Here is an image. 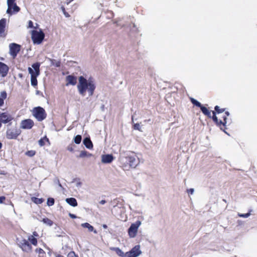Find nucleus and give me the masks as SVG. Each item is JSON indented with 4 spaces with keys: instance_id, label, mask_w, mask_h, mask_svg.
<instances>
[{
    "instance_id": "nucleus-48",
    "label": "nucleus",
    "mask_w": 257,
    "mask_h": 257,
    "mask_svg": "<svg viewBox=\"0 0 257 257\" xmlns=\"http://www.w3.org/2000/svg\"><path fill=\"white\" fill-rule=\"evenodd\" d=\"M56 257H64V256H63L62 255H61V254H58L56 255Z\"/></svg>"
},
{
    "instance_id": "nucleus-26",
    "label": "nucleus",
    "mask_w": 257,
    "mask_h": 257,
    "mask_svg": "<svg viewBox=\"0 0 257 257\" xmlns=\"http://www.w3.org/2000/svg\"><path fill=\"white\" fill-rule=\"evenodd\" d=\"M16 0H7V5H8V9L7 10V13L8 14H10V12H11V7L12 6L13 4H14V3H16Z\"/></svg>"
},
{
    "instance_id": "nucleus-37",
    "label": "nucleus",
    "mask_w": 257,
    "mask_h": 257,
    "mask_svg": "<svg viewBox=\"0 0 257 257\" xmlns=\"http://www.w3.org/2000/svg\"><path fill=\"white\" fill-rule=\"evenodd\" d=\"M133 128L136 130H138L139 131H141V126L139 123H137L134 124Z\"/></svg>"
},
{
    "instance_id": "nucleus-12",
    "label": "nucleus",
    "mask_w": 257,
    "mask_h": 257,
    "mask_svg": "<svg viewBox=\"0 0 257 257\" xmlns=\"http://www.w3.org/2000/svg\"><path fill=\"white\" fill-rule=\"evenodd\" d=\"M13 119V117L7 112L0 113V121L2 123H7L10 122Z\"/></svg>"
},
{
    "instance_id": "nucleus-5",
    "label": "nucleus",
    "mask_w": 257,
    "mask_h": 257,
    "mask_svg": "<svg viewBox=\"0 0 257 257\" xmlns=\"http://www.w3.org/2000/svg\"><path fill=\"white\" fill-rule=\"evenodd\" d=\"M33 114L39 121L43 120L47 116V113L45 109L40 106L36 107L34 108Z\"/></svg>"
},
{
    "instance_id": "nucleus-29",
    "label": "nucleus",
    "mask_w": 257,
    "mask_h": 257,
    "mask_svg": "<svg viewBox=\"0 0 257 257\" xmlns=\"http://www.w3.org/2000/svg\"><path fill=\"white\" fill-rule=\"evenodd\" d=\"M81 226L84 228H87L90 232L93 231L94 227L88 223H84L81 224Z\"/></svg>"
},
{
    "instance_id": "nucleus-42",
    "label": "nucleus",
    "mask_w": 257,
    "mask_h": 257,
    "mask_svg": "<svg viewBox=\"0 0 257 257\" xmlns=\"http://www.w3.org/2000/svg\"><path fill=\"white\" fill-rule=\"evenodd\" d=\"M187 192L189 194H193V192H194V189H189L188 190H187Z\"/></svg>"
},
{
    "instance_id": "nucleus-36",
    "label": "nucleus",
    "mask_w": 257,
    "mask_h": 257,
    "mask_svg": "<svg viewBox=\"0 0 257 257\" xmlns=\"http://www.w3.org/2000/svg\"><path fill=\"white\" fill-rule=\"evenodd\" d=\"M250 215V212H249L247 213H245V214H242V213H238V216L239 217H243V218H247L248 216H249Z\"/></svg>"
},
{
    "instance_id": "nucleus-20",
    "label": "nucleus",
    "mask_w": 257,
    "mask_h": 257,
    "mask_svg": "<svg viewBox=\"0 0 257 257\" xmlns=\"http://www.w3.org/2000/svg\"><path fill=\"white\" fill-rule=\"evenodd\" d=\"M83 144L87 149H91L93 148V144L89 138H85L83 140Z\"/></svg>"
},
{
    "instance_id": "nucleus-28",
    "label": "nucleus",
    "mask_w": 257,
    "mask_h": 257,
    "mask_svg": "<svg viewBox=\"0 0 257 257\" xmlns=\"http://www.w3.org/2000/svg\"><path fill=\"white\" fill-rule=\"evenodd\" d=\"M28 240L31 242V243L34 245H37V239L35 237L33 236V235H30L28 237Z\"/></svg>"
},
{
    "instance_id": "nucleus-13",
    "label": "nucleus",
    "mask_w": 257,
    "mask_h": 257,
    "mask_svg": "<svg viewBox=\"0 0 257 257\" xmlns=\"http://www.w3.org/2000/svg\"><path fill=\"white\" fill-rule=\"evenodd\" d=\"M34 125L33 120L31 119H26L23 120L21 123V128L23 129H31Z\"/></svg>"
},
{
    "instance_id": "nucleus-18",
    "label": "nucleus",
    "mask_w": 257,
    "mask_h": 257,
    "mask_svg": "<svg viewBox=\"0 0 257 257\" xmlns=\"http://www.w3.org/2000/svg\"><path fill=\"white\" fill-rule=\"evenodd\" d=\"M110 250L115 251V253L120 257H126V252L124 253L119 248L112 247H110Z\"/></svg>"
},
{
    "instance_id": "nucleus-9",
    "label": "nucleus",
    "mask_w": 257,
    "mask_h": 257,
    "mask_svg": "<svg viewBox=\"0 0 257 257\" xmlns=\"http://www.w3.org/2000/svg\"><path fill=\"white\" fill-rule=\"evenodd\" d=\"M141 223L140 221H137L135 223H132L128 229V234L131 238H134L137 235L138 228Z\"/></svg>"
},
{
    "instance_id": "nucleus-23",
    "label": "nucleus",
    "mask_w": 257,
    "mask_h": 257,
    "mask_svg": "<svg viewBox=\"0 0 257 257\" xmlns=\"http://www.w3.org/2000/svg\"><path fill=\"white\" fill-rule=\"evenodd\" d=\"M20 11V8L17 5L16 3L13 4L11 7V12H10V15H12L13 14L18 13Z\"/></svg>"
},
{
    "instance_id": "nucleus-19",
    "label": "nucleus",
    "mask_w": 257,
    "mask_h": 257,
    "mask_svg": "<svg viewBox=\"0 0 257 257\" xmlns=\"http://www.w3.org/2000/svg\"><path fill=\"white\" fill-rule=\"evenodd\" d=\"M113 160V157L111 155H105L102 157V161L104 163H110Z\"/></svg>"
},
{
    "instance_id": "nucleus-7",
    "label": "nucleus",
    "mask_w": 257,
    "mask_h": 257,
    "mask_svg": "<svg viewBox=\"0 0 257 257\" xmlns=\"http://www.w3.org/2000/svg\"><path fill=\"white\" fill-rule=\"evenodd\" d=\"M190 101L194 105L200 108L202 113L209 118L211 117V111L209 110L207 107L202 105L199 101L193 98H190Z\"/></svg>"
},
{
    "instance_id": "nucleus-47",
    "label": "nucleus",
    "mask_w": 257,
    "mask_h": 257,
    "mask_svg": "<svg viewBox=\"0 0 257 257\" xmlns=\"http://www.w3.org/2000/svg\"><path fill=\"white\" fill-rule=\"evenodd\" d=\"M105 203H106V201H105V200H101V201L100 202V203L101 204H105Z\"/></svg>"
},
{
    "instance_id": "nucleus-1",
    "label": "nucleus",
    "mask_w": 257,
    "mask_h": 257,
    "mask_svg": "<svg viewBox=\"0 0 257 257\" xmlns=\"http://www.w3.org/2000/svg\"><path fill=\"white\" fill-rule=\"evenodd\" d=\"M225 110V108H220L218 105L215 106L214 110L211 111L212 115L210 118L215 124L224 132L226 129L227 117L229 115V112Z\"/></svg>"
},
{
    "instance_id": "nucleus-22",
    "label": "nucleus",
    "mask_w": 257,
    "mask_h": 257,
    "mask_svg": "<svg viewBox=\"0 0 257 257\" xmlns=\"http://www.w3.org/2000/svg\"><path fill=\"white\" fill-rule=\"evenodd\" d=\"M20 11V8L17 5L16 3L13 4L11 7V12H10V15H12L13 14L18 13Z\"/></svg>"
},
{
    "instance_id": "nucleus-32",
    "label": "nucleus",
    "mask_w": 257,
    "mask_h": 257,
    "mask_svg": "<svg viewBox=\"0 0 257 257\" xmlns=\"http://www.w3.org/2000/svg\"><path fill=\"white\" fill-rule=\"evenodd\" d=\"M91 156V154L88 153L86 151H82L79 156V158H84L85 157H90Z\"/></svg>"
},
{
    "instance_id": "nucleus-25",
    "label": "nucleus",
    "mask_w": 257,
    "mask_h": 257,
    "mask_svg": "<svg viewBox=\"0 0 257 257\" xmlns=\"http://www.w3.org/2000/svg\"><path fill=\"white\" fill-rule=\"evenodd\" d=\"M32 201L36 204H42L44 201V199L43 198H38L35 197H33L31 198Z\"/></svg>"
},
{
    "instance_id": "nucleus-39",
    "label": "nucleus",
    "mask_w": 257,
    "mask_h": 257,
    "mask_svg": "<svg viewBox=\"0 0 257 257\" xmlns=\"http://www.w3.org/2000/svg\"><path fill=\"white\" fill-rule=\"evenodd\" d=\"M74 146L73 145H70L69 146H68L67 147V150L68 151H69L70 152H73L74 151Z\"/></svg>"
},
{
    "instance_id": "nucleus-33",
    "label": "nucleus",
    "mask_w": 257,
    "mask_h": 257,
    "mask_svg": "<svg viewBox=\"0 0 257 257\" xmlns=\"http://www.w3.org/2000/svg\"><path fill=\"white\" fill-rule=\"evenodd\" d=\"M82 140V137L81 135H78L75 137L74 139V141L76 144H79Z\"/></svg>"
},
{
    "instance_id": "nucleus-44",
    "label": "nucleus",
    "mask_w": 257,
    "mask_h": 257,
    "mask_svg": "<svg viewBox=\"0 0 257 257\" xmlns=\"http://www.w3.org/2000/svg\"><path fill=\"white\" fill-rule=\"evenodd\" d=\"M63 14L66 18H69L70 17V15L67 12H65V13H63Z\"/></svg>"
},
{
    "instance_id": "nucleus-11",
    "label": "nucleus",
    "mask_w": 257,
    "mask_h": 257,
    "mask_svg": "<svg viewBox=\"0 0 257 257\" xmlns=\"http://www.w3.org/2000/svg\"><path fill=\"white\" fill-rule=\"evenodd\" d=\"M141 253L140 245H136L130 251L126 252V257H137Z\"/></svg>"
},
{
    "instance_id": "nucleus-15",
    "label": "nucleus",
    "mask_w": 257,
    "mask_h": 257,
    "mask_svg": "<svg viewBox=\"0 0 257 257\" xmlns=\"http://www.w3.org/2000/svg\"><path fill=\"white\" fill-rule=\"evenodd\" d=\"M9 67L4 63L0 62V76L4 77L7 76L9 72Z\"/></svg>"
},
{
    "instance_id": "nucleus-38",
    "label": "nucleus",
    "mask_w": 257,
    "mask_h": 257,
    "mask_svg": "<svg viewBox=\"0 0 257 257\" xmlns=\"http://www.w3.org/2000/svg\"><path fill=\"white\" fill-rule=\"evenodd\" d=\"M67 257H78V255H77L75 252L73 251H70L68 253L67 255Z\"/></svg>"
},
{
    "instance_id": "nucleus-41",
    "label": "nucleus",
    "mask_w": 257,
    "mask_h": 257,
    "mask_svg": "<svg viewBox=\"0 0 257 257\" xmlns=\"http://www.w3.org/2000/svg\"><path fill=\"white\" fill-rule=\"evenodd\" d=\"M6 200V197L4 196L0 197V203H3Z\"/></svg>"
},
{
    "instance_id": "nucleus-3",
    "label": "nucleus",
    "mask_w": 257,
    "mask_h": 257,
    "mask_svg": "<svg viewBox=\"0 0 257 257\" xmlns=\"http://www.w3.org/2000/svg\"><path fill=\"white\" fill-rule=\"evenodd\" d=\"M121 164L123 170H128L130 168H135L139 164V160L136 155L130 154L121 158Z\"/></svg>"
},
{
    "instance_id": "nucleus-24",
    "label": "nucleus",
    "mask_w": 257,
    "mask_h": 257,
    "mask_svg": "<svg viewBox=\"0 0 257 257\" xmlns=\"http://www.w3.org/2000/svg\"><path fill=\"white\" fill-rule=\"evenodd\" d=\"M7 97V93L6 91H3L0 94V107L4 104V100Z\"/></svg>"
},
{
    "instance_id": "nucleus-8",
    "label": "nucleus",
    "mask_w": 257,
    "mask_h": 257,
    "mask_svg": "<svg viewBox=\"0 0 257 257\" xmlns=\"http://www.w3.org/2000/svg\"><path fill=\"white\" fill-rule=\"evenodd\" d=\"M21 130L17 127L8 128L6 132V137L8 139H16L21 134Z\"/></svg>"
},
{
    "instance_id": "nucleus-35",
    "label": "nucleus",
    "mask_w": 257,
    "mask_h": 257,
    "mask_svg": "<svg viewBox=\"0 0 257 257\" xmlns=\"http://www.w3.org/2000/svg\"><path fill=\"white\" fill-rule=\"evenodd\" d=\"M55 200L53 198H49L47 199V204L48 206H51L54 205Z\"/></svg>"
},
{
    "instance_id": "nucleus-40",
    "label": "nucleus",
    "mask_w": 257,
    "mask_h": 257,
    "mask_svg": "<svg viewBox=\"0 0 257 257\" xmlns=\"http://www.w3.org/2000/svg\"><path fill=\"white\" fill-rule=\"evenodd\" d=\"M33 27H34L33 22L31 20L29 21L28 28H33Z\"/></svg>"
},
{
    "instance_id": "nucleus-30",
    "label": "nucleus",
    "mask_w": 257,
    "mask_h": 257,
    "mask_svg": "<svg viewBox=\"0 0 257 257\" xmlns=\"http://www.w3.org/2000/svg\"><path fill=\"white\" fill-rule=\"evenodd\" d=\"M46 142H49V139L46 137H44L39 141V144L40 146H43Z\"/></svg>"
},
{
    "instance_id": "nucleus-21",
    "label": "nucleus",
    "mask_w": 257,
    "mask_h": 257,
    "mask_svg": "<svg viewBox=\"0 0 257 257\" xmlns=\"http://www.w3.org/2000/svg\"><path fill=\"white\" fill-rule=\"evenodd\" d=\"M66 202L69 204L70 205L73 207H76L77 206V202L75 198H68L66 199Z\"/></svg>"
},
{
    "instance_id": "nucleus-2",
    "label": "nucleus",
    "mask_w": 257,
    "mask_h": 257,
    "mask_svg": "<svg viewBox=\"0 0 257 257\" xmlns=\"http://www.w3.org/2000/svg\"><path fill=\"white\" fill-rule=\"evenodd\" d=\"M78 80L79 83L77 85V88L79 94L84 96L87 90L89 96L93 95L95 89L94 82L90 80H87L82 76L79 77Z\"/></svg>"
},
{
    "instance_id": "nucleus-45",
    "label": "nucleus",
    "mask_w": 257,
    "mask_h": 257,
    "mask_svg": "<svg viewBox=\"0 0 257 257\" xmlns=\"http://www.w3.org/2000/svg\"><path fill=\"white\" fill-rule=\"evenodd\" d=\"M61 10H62V11L63 13H65V12H66V10H65V8H64V6H62V7H61Z\"/></svg>"
},
{
    "instance_id": "nucleus-46",
    "label": "nucleus",
    "mask_w": 257,
    "mask_h": 257,
    "mask_svg": "<svg viewBox=\"0 0 257 257\" xmlns=\"http://www.w3.org/2000/svg\"><path fill=\"white\" fill-rule=\"evenodd\" d=\"M74 0H66V3L67 5H69L70 3H71Z\"/></svg>"
},
{
    "instance_id": "nucleus-10",
    "label": "nucleus",
    "mask_w": 257,
    "mask_h": 257,
    "mask_svg": "<svg viewBox=\"0 0 257 257\" xmlns=\"http://www.w3.org/2000/svg\"><path fill=\"white\" fill-rule=\"evenodd\" d=\"M9 47L10 55L13 58H15L21 50V45L16 43H12L10 44Z\"/></svg>"
},
{
    "instance_id": "nucleus-50",
    "label": "nucleus",
    "mask_w": 257,
    "mask_h": 257,
    "mask_svg": "<svg viewBox=\"0 0 257 257\" xmlns=\"http://www.w3.org/2000/svg\"><path fill=\"white\" fill-rule=\"evenodd\" d=\"M2 148V144L1 142H0V149Z\"/></svg>"
},
{
    "instance_id": "nucleus-17",
    "label": "nucleus",
    "mask_w": 257,
    "mask_h": 257,
    "mask_svg": "<svg viewBox=\"0 0 257 257\" xmlns=\"http://www.w3.org/2000/svg\"><path fill=\"white\" fill-rule=\"evenodd\" d=\"M6 25V20L2 19L0 20V37H5L6 34L5 33Z\"/></svg>"
},
{
    "instance_id": "nucleus-51",
    "label": "nucleus",
    "mask_w": 257,
    "mask_h": 257,
    "mask_svg": "<svg viewBox=\"0 0 257 257\" xmlns=\"http://www.w3.org/2000/svg\"><path fill=\"white\" fill-rule=\"evenodd\" d=\"M33 234H34V235H37V232H34L33 233Z\"/></svg>"
},
{
    "instance_id": "nucleus-34",
    "label": "nucleus",
    "mask_w": 257,
    "mask_h": 257,
    "mask_svg": "<svg viewBox=\"0 0 257 257\" xmlns=\"http://www.w3.org/2000/svg\"><path fill=\"white\" fill-rule=\"evenodd\" d=\"M36 153V152L35 151L30 150V151H28L27 152H26L25 154L27 156H29L30 157H32L35 155Z\"/></svg>"
},
{
    "instance_id": "nucleus-16",
    "label": "nucleus",
    "mask_w": 257,
    "mask_h": 257,
    "mask_svg": "<svg viewBox=\"0 0 257 257\" xmlns=\"http://www.w3.org/2000/svg\"><path fill=\"white\" fill-rule=\"evenodd\" d=\"M66 86L69 85H75L77 83V77L76 76L70 75L66 77Z\"/></svg>"
},
{
    "instance_id": "nucleus-31",
    "label": "nucleus",
    "mask_w": 257,
    "mask_h": 257,
    "mask_svg": "<svg viewBox=\"0 0 257 257\" xmlns=\"http://www.w3.org/2000/svg\"><path fill=\"white\" fill-rule=\"evenodd\" d=\"M42 221L44 223L46 224L48 226H52L53 224V222L48 218H44L42 219Z\"/></svg>"
},
{
    "instance_id": "nucleus-14",
    "label": "nucleus",
    "mask_w": 257,
    "mask_h": 257,
    "mask_svg": "<svg viewBox=\"0 0 257 257\" xmlns=\"http://www.w3.org/2000/svg\"><path fill=\"white\" fill-rule=\"evenodd\" d=\"M20 247L24 251L27 252L31 251L32 249L31 245L29 243V241L25 239L22 240L20 244Z\"/></svg>"
},
{
    "instance_id": "nucleus-49",
    "label": "nucleus",
    "mask_w": 257,
    "mask_h": 257,
    "mask_svg": "<svg viewBox=\"0 0 257 257\" xmlns=\"http://www.w3.org/2000/svg\"><path fill=\"white\" fill-rule=\"evenodd\" d=\"M103 227L104 228H105V229H106V228H107V225H106V224H103Z\"/></svg>"
},
{
    "instance_id": "nucleus-4",
    "label": "nucleus",
    "mask_w": 257,
    "mask_h": 257,
    "mask_svg": "<svg viewBox=\"0 0 257 257\" xmlns=\"http://www.w3.org/2000/svg\"><path fill=\"white\" fill-rule=\"evenodd\" d=\"M32 67L33 69L31 67H29L28 69L29 73L31 74V85L33 86H36L38 84L37 77L40 74V63L39 62L34 63L32 64Z\"/></svg>"
},
{
    "instance_id": "nucleus-27",
    "label": "nucleus",
    "mask_w": 257,
    "mask_h": 257,
    "mask_svg": "<svg viewBox=\"0 0 257 257\" xmlns=\"http://www.w3.org/2000/svg\"><path fill=\"white\" fill-rule=\"evenodd\" d=\"M36 251L38 253V257H46V253L43 249L36 248Z\"/></svg>"
},
{
    "instance_id": "nucleus-43",
    "label": "nucleus",
    "mask_w": 257,
    "mask_h": 257,
    "mask_svg": "<svg viewBox=\"0 0 257 257\" xmlns=\"http://www.w3.org/2000/svg\"><path fill=\"white\" fill-rule=\"evenodd\" d=\"M69 216L73 219L76 218L77 217L75 214L69 213Z\"/></svg>"
},
{
    "instance_id": "nucleus-6",
    "label": "nucleus",
    "mask_w": 257,
    "mask_h": 257,
    "mask_svg": "<svg viewBox=\"0 0 257 257\" xmlns=\"http://www.w3.org/2000/svg\"><path fill=\"white\" fill-rule=\"evenodd\" d=\"M32 40L34 44H40L42 43L45 37L44 33L40 31L38 32L33 30L32 32Z\"/></svg>"
}]
</instances>
